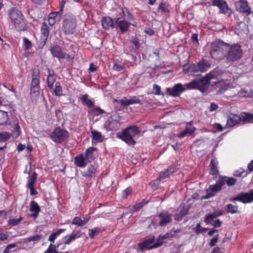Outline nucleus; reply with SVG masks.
<instances>
[{"instance_id": "28", "label": "nucleus", "mask_w": 253, "mask_h": 253, "mask_svg": "<svg viewBox=\"0 0 253 253\" xmlns=\"http://www.w3.org/2000/svg\"><path fill=\"white\" fill-rule=\"evenodd\" d=\"M102 25L105 29H109L110 27H115V22L110 17H104L102 19Z\"/></svg>"}, {"instance_id": "43", "label": "nucleus", "mask_w": 253, "mask_h": 253, "mask_svg": "<svg viewBox=\"0 0 253 253\" xmlns=\"http://www.w3.org/2000/svg\"><path fill=\"white\" fill-rule=\"evenodd\" d=\"M186 86L188 89H198V84L197 79H195L191 82L186 84Z\"/></svg>"}, {"instance_id": "26", "label": "nucleus", "mask_w": 253, "mask_h": 253, "mask_svg": "<svg viewBox=\"0 0 253 253\" xmlns=\"http://www.w3.org/2000/svg\"><path fill=\"white\" fill-rule=\"evenodd\" d=\"M218 163L216 160L215 159H212L211 161V163L210 164V174L213 176H216L219 173L218 167Z\"/></svg>"}, {"instance_id": "2", "label": "nucleus", "mask_w": 253, "mask_h": 253, "mask_svg": "<svg viewBox=\"0 0 253 253\" xmlns=\"http://www.w3.org/2000/svg\"><path fill=\"white\" fill-rule=\"evenodd\" d=\"M8 15L17 31H25L27 30L28 27L26 23V19L21 11L17 8H13L9 11Z\"/></svg>"}, {"instance_id": "41", "label": "nucleus", "mask_w": 253, "mask_h": 253, "mask_svg": "<svg viewBox=\"0 0 253 253\" xmlns=\"http://www.w3.org/2000/svg\"><path fill=\"white\" fill-rule=\"evenodd\" d=\"M227 212L234 214L239 212L238 206L229 204L227 206Z\"/></svg>"}, {"instance_id": "3", "label": "nucleus", "mask_w": 253, "mask_h": 253, "mask_svg": "<svg viewBox=\"0 0 253 253\" xmlns=\"http://www.w3.org/2000/svg\"><path fill=\"white\" fill-rule=\"evenodd\" d=\"M140 132V130L136 126H131L124 129L121 133H118L117 137L127 145L134 146L136 143L134 137Z\"/></svg>"}, {"instance_id": "5", "label": "nucleus", "mask_w": 253, "mask_h": 253, "mask_svg": "<svg viewBox=\"0 0 253 253\" xmlns=\"http://www.w3.org/2000/svg\"><path fill=\"white\" fill-rule=\"evenodd\" d=\"M227 60L229 62H235L239 60L243 56L241 46L237 43L229 45L227 50Z\"/></svg>"}, {"instance_id": "4", "label": "nucleus", "mask_w": 253, "mask_h": 253, "mask_svg": "<svg viewBox=\"0 0 253 253\" xmlns=\"http://www.w3.org/2000/svg\"><path fill=\"white\" fill-rule=\"evenodd\" d=\"M210 67V64H184L183 71L185 74L194 76L199 72H206Z\"/></svg>"}, {"instance_id": "48", "label": "nucleus", "mask_w": 253, "mask_h": 253, "mask_svg": "<svg viewBox=\"0 0 253 253\" xmlns=\"http://www.w3.org/2000/svg\"><path fill=\"white\" fill-rule=\"evenodd\" d=\"M22 219H23V218L22 217H20L18 219H15V218L10 219L8 220V223L9 224H10L12 226H16L20 224V223L22 220Z\"/></svg>"}, {"instance_id": "14", "label": "nucleus", "mask_w": 253, "mask_h": 253, "mask_svg": "<svg viewBox=\"0 0 253 253\" xmlns=\"http://www.w3.org/2000/svg\"><path fill=\"white\" fill-rule=\"evenodd\" d=\"M196 130V128L193 126V122L190 121L186 123V127L183 131L180 132L177 134V137L182 138L185 136H190Z\"/></svg>"}, {"instance_id": "24", "label": "nucleus", "mask_w": 253, "mask_h": 253, "mask_svg": "<svg viewBox=\"0 0 253 253\" xmlns=\"http://www.w3.org/2000/svg\"><path fill=\"white\" fill-rule=\"evenodd\" d=\"M50 51L54 57H57L58 58H65L66 57L65 53L62 51L60 46L58 45L52 46Z\"/></svg>"}, {"instance_id": "56", "label": "nucleus", "mask_w": 253, "mask_h": 253, "mask_svg": "<svg viewBox=\"0 0 253 253\" xmlns=\"http://www.w3.org/2000/svg\"><path fill=\"white\" fill-rule=\"evenodd\" d=\"M124 64H114L113 69L118 72L123 71L125 69Z\"/></svg>"}, {"instance_id": "44", "label": "nucleus", "mask_w": 253, "mask_h": 253, "mask_svg": "<svg viewBox=\"0 0 253 253\" xmlns=\"http://www.w3.org/2000/svg\"><path fill=\"white\" fill-rule=\"evenodd\" d=\"M54 92L56 96H61L62 95V88L59 82H56Z\"/></svg>"}, {"instance_id": "58", "label": "nucleus", "mask_w": 253, "mask_h": 253, "mask_svg": "<svg viewBox=\"0 0 253 253\" xmlns=\"http://www.w3.org/2000/svg\"><path fill=\"white\" fill-rule=\"evenodd\" d=\"M218 237H219V235L217 234L212 239H211V240L209 243V245L210 246V247H213L216 244V243L218 241Z\"/></svg>"}, {"instance_id": "31", "label": "nucleus", "mask_w": 253, "mask_h": 253, "mask_svg": "<svg viewBox=\"0 0 253 253\" xmlns=\"http://www.w3.org/2000/svg\"><path fill=\"white\" fill-rule=\"evenodd\" d=\"M96 150V148L93 147H90L86 149L84 152V156L88 162H91L94 159L93 152Z\"/></svg>"}, {"instance_id": "49", "label": "nucleus", "mask_w": 253, "mask_h": 253, "mask_svg": "<svg viewBox=\"0 0 253 253\" xmlns=\"http://www.w3.org/2000/svg\"><path fill=\"white\" fill-rule=\"evenodd\" d=\"M164 239L163 236H160L156 240V242L155 243H153V247L154 248H157L159 247H161L163 245L164 243Z\"/></svg>"}, {"instance_id": "12", "label": "nucleus", "mask_w": 253, "mask_h": 253, "mask_svg": "<svg viewBox=\"0 0 253 253\" xmlns=\"http://www.w3.org/2000/svg\"><path fill=\"white\" fill-rule=\"evenodd\" d=\"M212 5L218 7L221 13L228 14V16L231 14V11L225 0H213Z\"/></svg>"}, {"instance_id": "47", "label": "nucleus", "mask_w": 253, "mask_h": 253, "mask_svg": "<svg viewBox=\"0 0 253 253\" xmlns=\"http://www.w3.org/2000/svg\"><path fill=\"white\" fill-rule=\"evenodd\" d=\"M72 224L78 226H83L84 225V223L83 222L81 218L79 216H75L73 218Z\"/></svg>"}, {"instance_id": "63", "label": "nucleus", "mask_w": 253, "mask_h": 253, "mask_svg": "<svg viewBox=\"0 0 253 253\" xmlns=\"http://www.w3.org/2000/svg\"><path fill=\"white\" fill-rule=\"evenodd\" d=\"M153 90L154 91V93L155 95L161 94V87L159 85L157 84H154L153 85Z\"/></svg>"}, {"instance_id": "62", "label": "nucleus", "mask_w": 253, "mask_h": 253, "mask_svg": "<svg viewBox=\"0 0 253 253\" xmlns=\"http://www.w3.org/2000/svg\"><path fill=\"white\" fill-rule=\"evenodd\" d=\"M132 42L135 45L136 49H138L140 47L138 39L135 36L132 37Z\"/></svg>"}, {"instance_id": "36", "label": "nucleus", "mask_w": 253, "mask_h": 253, "mask_svg": "<svg viewBox=\"0 0 253 253\" xmlns=\"http://www.w3.org/2000/svg\"><path fill=\"white\" fill-rule=\"evenodd\" d=\"M222 73L223 72L222 71L218 68H215L208 74H211L210 75L211 76V79H216L218 82H220L222 80L220 77Z\"/></svg>"}, {"instance_id": "38", "label": "nucleus", "mask_w": 253, "mask_h": 253, "mask_svg": "<svg viewBox=\"0 0 253 253\" xmlns=\"http://www.w3.org/2000/svg\"><path fill=\"white\" fill-rule=\"evenodd\" d=\"M91 134L92 135V141L93 142L94 141L95 142H101L103 141L102 138L101 133L97 131L93 130L91 131Z\"/></svg>"}, {"instance_id": "18", "label": "nucleus", "mask_w": 253, "mask_h": 253, "mask_svg": "<svg viewBox=\"0 0 253 253\" xmlns=\"http://www.w3.org/2000/svg\"><path fill=\"white\" fill-rule=\"evenodd\" d=\"M158 216L161 218L159 222L161 226H166L172 221V214L169 213L168 211H164L160 213Z\"/></svg>"}, {"instance_id": "59", "label": "nucleus", "mask_w": 253, "mask_h": 253, "mask_svg": "<svg viewBox=\"0 0 253 253\" xmlns=\"http://www.w3.org/2000/svg\"><path fill=\"white\" fill-rule=\"evenodd\" d=\"M40 86L31 85V93H34L38 95L39 93Z\"/></svg>"}, {"instance_id": "57", "label": "nucleus", "mask_w": 253, "mask_h": 253, "mask_svg": "<svg viewBox=\"0 0 253 253\" xmlns=\"http://www.w3.org/2000/svg\"><path fill=\"white\" fill-rule=\"evenodd\" d=\"M25 49L27 50L32 46L31 42L26 38L23 39Z\"/></svg>"}, {"instance_id": "11", "label": "nucleus", "mask_w": 253, "mask_h": 253, "mask_svg": "<svg viewBox=\"0 0 253 253\" xmlns=\"http://www.w3.org/2000/svg\"><path fill=\"white\" fill-rule=\"evenodd\" d=\"M235 6L237 11L245 14L248 16L251 13V8L248 6L246 0H239L235 3Z\"/></svg>"}, {"instance_id": "30", "label": "nucleus", "mask_w": 253, "mask_h": 253, "mask_svg": "<svg viewBox=\"0 0 253 253\" xmlns=\"http://www.w3.org/2000/svg\"><path fill=\"white\" fill-rule=\"evenodd\" d=\"M79 233V231L76 232H73L72 234L65 236L63 238L64 243L66 245L70 244L71 242L80 237Z\"/></svg>"}, {"instance_id": "37", "label": "nucleus", "mask_w": 253, "mask_h": 253, "mask_svg": "<svg viewBox=\"0 0 253 253\" xmlns=\"http://www.w3.org/2000/svg\"><path fill=\"white\" fill-rule=\"evenodd\" d=\"M41 32L43 41L44 42H45L49 35V31L48 29V26L45 22L43 23L41 27Z\"/></svg>"}, {"instance_id": "20", "label": "nucleus", "mask_w": 253, "mask_h": 253, "mask_svg": "<svg viewBox=\"0 0 253 253\" xmlns=\"http://www.w3.org/2000/svg\"><path fill=\"white\" fill-rule=\"evenodd\" d=\"M87 163L88 162L83 153L76 155L74 158V164L78 167L85 168Z\"/></svg>"}, {"instance_id": "9", "label": "nucleus", "mask_w": 253, "mask_h": 253, "mask_svg": "<svg viewBox=\"0 0 253 253\" xmlns=\"http://www.w3.org/2000/svg\"><path fill=\"white\" fill-rule=\"evenodd\" d=\"M77 24L74 18H66L63 25L64 33L66 35L72 34L75 31Z\"/></svg>"}, {"instance_id": "50", "label": "nucleus", "mask_w": 253, "mask_h": 253, "mask_svg": "<svg viewBox=\"0 0 253 253\" xmlns=\"http://www.w3.org/2000/svg\"><path fill=\"white\" fill-rule=\"evenodd\" d=\"M253 120V114L245 113L242 116V121L244 122H249Z\"/></svg>"}, {"instance_id": "45", "label": "nucleus", "mask_w": 253, "mask_h": 253, "mask_svg": "<svg viewBox=\"0 0 253 253\" xmlns=\"http://www.w3.org/2000/svg\"><path fill=\"white\" fill-rule=\"evenodd\" d=\"M20 127L18 123L17 122L14 124V126L12 130V134L15 137H17L20 135Z\"/></svg>"}, {"instance_id": "39", "label": "nucleus", "mask_w": 253, "mask_h": 253, "mask_svg": "<svg viewBox=\"0 0 253 253\" xmlns=\"http://www.w3.org/2000/svg\"><path fill=\"white\" fill-rule=\"evenodd\" d=\"M104 230V229H102L99 227H95L93 229H88V236L90 238L93 239L96 234L101 233Z\"/></svg>"}, {"instance_id": "8", "label": "nucleus", "mask_w": 253, "mask_h": 253, "mask_svg": "<svg viewBox=\"0 0 253 253\" xmlns=\"http://www.w3.org/2000/svg\"><path fill=\"white\" fill-rule=\"evenodd\" d=\"M233 201H239L244 204L251 203L253 202V190L249 192H241L234 197Z\"/></svg>"}, {"instance_id": "33", "label": "nucleus", "mask_w": 253, "mask_h": 253, "mask_svg": "<svg viewBox=\"0 0 253 253\" xmlns=\"http://www.w3.org/2000/svg\"><path fill=\"white\" fill-rule=\"evenodd\" d=\"M9 117L8 113L0 110V126H5L8 124Z\"/></svg>"}, {"instance_id": "7", "label": "nucleus", "mask_w": 253, "mask_h": 253, "mask_svg": "<svg viewBox=\"0 0 253 253\" xmlns=\"http://www.w3.org/2000/svg\"><path fill=\"white\" fill-rule=\"evenodd\" d=\"M223 185L224 181L218 178L215 184L210 185L206 190L207 195L205 196L206 198L208 199L216 195L221 190L222 187Z\"/></svg>"}, {"instance_id": "52", "label": "nucleus", "mask_w": 253, "mask_h": 253, "mask_svg": "<svg viewBox=\"0 0 253 253\" xmlns=\"http://www.w3.org/2000/svg\"><path fill=\"white\" fill-rule=\"evenodd\" d=\"M132 192V189L131 187H127L123 192V198H126L127 197L130 195Z\"/></svg>"}, {"instance_id": "55", "label": "nucleus", "mask_w": 253, "mask_h": 253, "mask_svg": "<svg viewBox=\"0 0 253 253\" xmlns=\"http://www.w3.org/2000/svg\"><path fill=\"white\" fill-rule=\"evenodd\" d=\"M42 238V235L41 234L36 235L27 238V241L29 242L39 241Z\"/></svg>"}, {"instance_id": "54", "label": "nucleus", "mask_w": 253, "mask_h": 253, "mask_svg": "<svg viewBox=\"0 0 253 253\" xmlns=\"http://www.w3.org/2000/svg\"><path fill=\"white\" fill-rule=\"evenodd\" d=\"M189 210V207L188 205L185 206L184 205L181 209L180 210L179 212L180 213V214H182V216H185L186 214H188Z\"/></svg>"}, {"instance_id": "53", "label": "nucleus", "mask_w": 253, "mask_h": 253, "mask_svg": "<svg viewBox=\"0 0 253 253\" xmlns=\"http://www.w3.org/2000/svg\"><path fill=\"white\" fill-rule=\"evenodd\" d=\"M10 137V135L7 132H1L0 133V141H6Z\"/></svg>"}, {"instance_id": "60", "label": "nucleus", "mask_w": 253, "mask_h": 253, "mask_svg": "<svg viewBox=\"0 0 253 253\" xmlns=\"http://www.w3.org/2000/svg\"><path fill=\"white\" fill-rule=\"evenodd\" d=\"M158 10H161L164 12H169L168 8L167 6L166 5V3L163 2H162L160 3L158 7Z\"/></svg>"}, {"instance_id": "13", "label": "nucleus", "mask_w": 253, "mask_h": 253, "mask_svg": "<svg viewBox=\"0 0 253 253\" xmlns=\"http://www.w3.org/2000/svg\"><path fill=\"white\" fill-rule=\"evenodd\" d=\"M166 90L169 95L176 97L179 96L185 90V88L181 84H177L172 88H167Z\"/></svg>"}, {"instance_id": "34", "label": "nucleus", "mask_w": 253, "mask_h": 253, "mask_svg": "<svg viewBox=\"0 0 253 253\" xmlns=\"http://www.w3.org/2000/svg\"><path fill=\"white\" fill-rule=\"evenodd\" d=\"M80 99L82 104L86 106L88 108H91L93 106L94 103L91 100L89 99L88 94H85L82 95Z\"/></svg>"}, {"instance_id": "64", "label": "nucleus", "mask_w": 253, "mask_h": 253, "mask_svg": "<svg viewBox=\"0 0 253 253\" xmlns=\"http://www.w3.org/2000/svg\"><path fill=\"white\" fill-rule=\"evenodd\" d=\"M239 94L242 97L249 98V90H245L244 89H241L239 92Z\"/></svg>"}, {"instance_id": "22", "label": "nucleus", "mask_w": 253, "mask_h": 253, "mask_svg": "<svg viewBox=\"0 0 253 253\" xmlns=\"http://www.w3.org/2000/svg\"><path fill=\"white\" fill-rule=\"evenodd\" d=\"M175 171V168L173 166H170L167 169L160 173L159 176L156 181H161L169 177L170 174Z\"/></svg>"}, {"instance_id": "40", "label": "nucleus", "mask_w": 253, "mask_h": 253, "mask_svg": "<svg viewBox=\"0 0 253 253\" xmlns=\"http://www.w3.org/2000/svg\"><path fill=\"white\" fill-rule=\"evenodd\" d=\"M66 230L65 229H58L56 232L52 233L48 238V241L54 243V240L60 234L65 232Z\"/></svg>"}, {"instance_id": "16", "label": "nucleus", "mask_w": 253, "mask_h": 253, "mask_svg": "<svg viewBox=\"0 0 253 253\" xmlns=\"http://www.w3.org/2000/svg\"><path fill=\"white\" fill-rule=\"evenodd\" d=\"M155 241L154 236L150 238H145L143 241L138 244V247L140 250L143 252L145 250H149L154 249L153 244Z\"/></svg>"}, {"instance_id": "29", "label": "nucleus", "mask_w": 253, "mask_h": 253, "mask_svg": "<svg viewBox=\"0 0 253 253\" xmlns=\"http://www.w3.org/2000/svg\"><path fill=\"white\" fill-rule=\"evenodd\" d=\"M115 23L122 33L126 32L129 26V23L125 20H120V18L115 19Z\"/></svg>"}, {"instance_id": "6", "label": "nucleus", "mask_w": 253, "mask_h": 253, "mask_svg": "<svg viewBox=\"0 0 253 253\" xmlns=\"http://www.w3.org/2000/svg\"><path fill=\"white\" fill-rule=\"evenodd\" d=\"M69 137V132L61 128L59 126L55 127L52 132L50 134V138L55 143L60 144L65 141Z\"/></svg>"}, {"instance_id": "25", "label": "nucleus", "mask_w": 253, "mask_h": 253, "mask_svg": "<svg viewBox=\"0 0 253 253\" xmlns=\"http://www.w3.org/2000/svg\"><path fill=\"white\" fill-rule=\"evenodd\" d=\"M97 172V167L93 165L88 166L87 170L82 173V175L86 178H92L95 176Z\"/></svg>"}, {"instance_id": "27", "label": "nucleus", "mask_w": 253, "mask_h": 253, "mask_svg": "<svg viewBox=\"0 0 253 253\" xmlns=\"http://www.w3.org/2000/svg\"><path fill=\"white\" fill-rule=\"evenodd\" d=\"M48 73V77L47 78V83L48 88L51 89L53 87L54 83L56 80V77L55 76L54 71L52 70H50L47 68Z\"/></svg>"}, {"instance_id": "21", "label": "nucleus", "mask_w": 253, "mask_h": 253, "mask_svg": "<svg viewBox=\"0 0 253 253\" xmlns=\"http://www.w3.org/2000/svg\"><path fill=\"white\" fill-rule=\"evenodd\" d=\"M30 211L32 212L31 216L36 219L41 211V208L36 201L33 200L30 203Z\"/></svg>"}, {"instance_id": "10", "label": "nucleus", "mask_w": 253, "mask_h": 253, "mask_svg": "<svg viewBox=\"0 0 253 253\" xmlns=\"http://www.w3.org/2000/svg\"><path fill=\"white\" fill-rule=\"evenodd\" d=\"M121 125L120 117L118 115H113L110 117L107 125V128L109 130L116 131L119 129Z\"/></svg>"}, {"instance_id": "15", "label": "nucleus", "mask_w": 253, "mask_h": 253, "mask_svg": "<svg viewBox=\"0 0 253 253\" xmlns=\"http://www.w3.org/2000/svg\"><path fill=\"white\" fill-rule=\"evenodd\" d=\"M211 74H207L204 77L200 79H197L198 84V90L204 92L208 88L210 83L211 76Z\"/></svg>"}, {"instance_id": "1", "label": "nucleus", "mask_w": 253, "mask_h": 253, "mask_svg": "<svg viewBox=\"0 0 253 253\" xmlns=\"http://www.w3.org/2000/svg\"><path fill=\"white\" fill-rule=\"evenodd\" d=\"M229 44L218 40L211 44V55L215 60L219 61L225 57Z\"/></svg>"}, {"instance_id": "61", "label": "nucleus", "mask_w": 253, "mask_h": 253, "mask_svg": "<svg viewBox=\"0 0 253 253\" xmlns=\"http://www.w3.org/2000/svg\"><path fill=\"white\" fill-rule=\"evenodd\" d=\"M228 88V86L227 84H224L221 86L219 89L217 91V94H221L223 93Z\"/></svg>"}, {"instance_id": "51", "label": "nucleus", "mask_w": 253, "mask_h": 253, "mask_svg": "<svg viewBox=\"0 0 253 253\" xmlns=\"http://www.w3.org/2000/svg\"><path fill=\"white\" fill-rule=\"evenodd\" d=\"M91 113H92V114L94 116L102 115V114L105 113V112L99 107L94 108L92 109L91 110Z\"/></svg>"}, {"instance_id": "32", "label": "nucleus", "mask_w": 253, "mask_h": 253, "mask_svg": "<svg viewBox=\"0 0 253 253\" xmlns=\"http://www.w3.org/2000/svg\"><path fill=\"white\" fill-rule=\"evenodd\" d=\"M148 203V201L143 199L141 202L135 204L130 209V212L134 213L139 211L145 205Z\"/></svg>"}, {"instance_id": "35", "label": "nucleus", "mask_w": 253, "mask_h": 253, "mask_svg": "<svg viewBox=\"0 0 253 253\" xmlns=\"http://www.w3.org/2000/svg\"><path fill=\"white\" fill-rule=\"evenodd\" d=\"M219 179L224 181V185L226 183L229 186H233L237 182V180L233 177H229L226 176H219Z\"/></svg>"}, {"instance_id": "46", "label": "nucleus", "mask_w": 253, "mask_h": 253, "mask_svg": "<svg viewBox=\"0 0 253 253\" xmlns=\"http://www.w3.org/2000/svg\"><path fill=\"white\" fill-rule=\"evenodd\" d=\"M37 173L34 172L31 176H30L28 180V182L27 184V186H34L35 182L37 179Z\"/></svg>"}, {"instance_id": "17", "label": "nucleus", "mask_w": 253, "mask_h": 253, "mask_svg": "<svg viewBox=\"0 0 253 253\" xmlns=\"http://www.w3.org/2000/svg\"><path fill=\"white\" fill-rule=\"evenodd\" d=\"M242 121V118L238 115L230 113L227 116V123L225 128L233 127L239 124Z\"/></svg>"}, {"instance_id": "19", "label": "nucleus", "mask_w": 253, "mask_h": 253, "mask_svg": "<svg viewBox=\"0 0 253 253\" xmlns=\"http://www.w3.org/2000/svg\"><path fill=\"white\" fill-rule=\"evenodd\" d=\"M119 102L122 106H128L132 104H140L141 103V100L135 96H133L128 99L124 97L123 99L119 100Z\"/></svg>"}, {"instance_id": "23", "label": "nucleus", "mask_w": 253, "mask_h": 253, "mask_svg": "<svg viewBox=\"0 0 253 253\" xmlns=\"http://www.w3.org/2000/svg\"><path fill=\"white\" fill-rule=\"evenodd\" d=\"M223 214L222 211L220 210H216L214 211L212 213H209L207 214L204 219V222L206 224H211V221L213 219Z\"/></svg>"}, {"instance_id": "42", "label": "nucleus", "mask_w": 253, "mask_h": 253, "mask_svg": "<svg viewBox=\"0 0 253 253\" xmlns=\"http://www.w3.org/2000/svg\"><path fill=\"white\" fill-rule=\"evenodd\" d=\"M62 11H61V9H60L59 11L51 12L49 14V16L56 22L58 21L61 19Z\"/></svg>"}]
</instances>
